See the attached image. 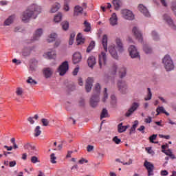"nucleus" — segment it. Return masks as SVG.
I'll return each mask as SVG.
<instances>
[{
  "label": "nucleus",
  "mask_w": 176,
  "mask_h": 176,
  "mask_svg": "<svg viewBox=\"0 0 176 176\" xmlns=\"http://www.w3.org/2000/svg\"><path fill=\"white\" fill-rule=\"evenodd\" d=\"M60 45H61V41L60 40H56L55 41V43L54 45V47H58V46H60Z\"/></svg>",
  "instance_id": "58"
},
{
  "label": "nucleus",
  "mask_w": 176,
  "mask_h": 176,
  "mask_svg": "<svg viewBox=\"0 0 176 176\" xmlns=\"http://www.w3.org/2000/svg\"><path fill=\"white\" fill-rule=\"evenodd\" d=\"M101 93V85L100 83H97L94 86V94L91 97L90 104L93 108H96L100 102V94Z\"/></svg>",
  "instance_id": "3"
},
{
  "label": "nucleus",
  "mask_w": 176,
  "mask_h": 176,
  "mask_svg": "<svg viewBox=\"0 0 176 176\" xmlns=\"http://www.w3.org/2000/svg\"><path fill=\"white\" fill-rule=\"evenodd\" d=\"M77 45H82L85 43V38H83V35L81 33H78L76 37Z\"/></svg>",
  "instance_id": "32"
},
{
  "label": "nucleus",
  "mask_w": 176,
  "mask_h": 176,
  "mask_svg": "<svg viewBox=\"0 0 176 176\" xmlns=\"http://www.w3.org/2000/svg\"><path fill=\"white\" fill-rule=\"evenodd\" d=\"M143 52L145 54H152L153 53V48L148 44L143 45Z\"/></svg>",
  "instance_id": "24"
},
{
  "label": "nucleus",
  "mask_w": 176,
  "mask_h": 176,
  "mask_svg": "<svg viewBox=\"0 0 176 176\" xmlns=\"http://www.w3.org/2000/svg\"><path fill=\"white\" fill-rule=\"evenodd\" d=\"M162 64L164 65L165 69L168 72L174 69V62H173L171 56L168 54L164 56L162 59Z\"/></svg>",
  "instance_id": "4"
},
{
  "label": "nucleus",
  "mask_w": 176,
  "mask_h": 176,
  "mask_svg": "<svg viewBox=\"0 0 176 176\" xmlns=\"http://www.w3.org/2000/svg\"><path fill=\"white\" fill-rule=\"evenodd\" d=\"M145 123H151L152 122V117L148 116L147 118L144 119Z\"/></svg>",
  "instance_id": "60"
},
{
  "label": "nucleus",
  "mask_w": 176,
  "mask_h": 176,
  "mask_svg": "<svg viewBox=\"0 0 176 176\" xmlns=\"http://www.w3.org/2000/svg\"><path fill=\"white\" fill-rule=\"evenodd\" d=\"M151 36L153 40L155 41V42H159L160 41V36L159 35V33L156 32V30L151 31Z\"/></svg>",
  "instance_id": "27"
},
{
  "label": "nucleus",
  "mask_w": 176,
  "mask_h": 176,
  "mask_svg": "<svg viewBox=\"0 0 176 176\" xmlns=\"http://www.w3.org/2000/svg\"><path fill=\"white\" fill-rule=\"evenodd\" d=\"M147 90V96L144 98L145 101H149L150 100H152V91H151V88H148Z\"/></svg>",
  "instance_id": "40"
},
{
  "label": "nucleus",
  "mask_w": 176,
  "mask_h": 176,
  "mask_svg": "<svg viewBox=\"0 0 176 176\" xmlns=\"http://www.w3.org/2000/svg\"><path fill=\"white\" fill-rule=\"evenodd\" d=\"M144 166L148 171V176H152V175H154L153 174V170L155 168V166L152 163H151L148 161H145L144 164Z\"/></svg>",
  "instance_id": "16"
},
{
  "label": "nucleus",
  "mask_w": 176,
  "mask_h": 176,
  "mask_svg": "<svg viewBox=\"0 0 176 176\" xmlns=\"http://www.w3.org/2000/svg\"><path fill=\"white\" fill-rule=\"evenodd\" d=\"M56 159L57 157H56V154L52 153L50 155V162L51 163H52V164H56V163H57V162L56 161Z\"/></svg>",
  "instance_id": "46"
},
{
  "label": "nucleus",
  "mask_w": 176,
  "mask_h": 176,
  "mask_svg": "<svg viewBox=\"0 0 176 176\" xmlns=\"http://www.w3.org/2000/svg\"><path fill=\"white\" fill-rule=\"evenodd\" d=\"M84 25L85 28L84 29L85 32H89L90 31V30L91 29V26H90V23H89L87 21H85L84 22Z\"/></svg>",
  "instance_id": "45"
},
{
  "label": "nucleus",
  "mask_w": 176,
  "mask_h": 176,
  "mask_svg": "<svg viewBox=\"0 0 176 176\" xmlns=\"http://www.w3.org/2000/svg\"><path fill=\"white\" fill-rule=\"evenodd\" d=\"M109 72L111 75H115L118 72V65L116 63L111 66Z\"/></svg>",
  "instance_id": "35"
},
{
  "label": "nucleus",
  "mask_w": 176,
  "mask_h": 176,
  "mask_svg": "<svg viewBox=\"0 0 176 176\" xmlns=\"http://www.w3.org/2000/svg\"><path fill=\"white\" fill-rule=\"evenodd\" d=\"M69 69V65L68 64V61L65 60V62L62 63V64L58 68V72L60 76H64L68 70Z\"/></svg>",
  "instance_id": "8"
},
{
  "label": "nucleus",
  "mask_w": 176,
  "mask_h": 176,
  "mask_svg": "<svg viewBox=\"0 0 176 176\" xmlns=\"http://www.w3.org/2000/svg\"><path fill=\"white\" fill-rule=\"evenodd\" d=\"M16 93L17 96H23V88H20V87L17 88Z\"/></svg>",
  "instance_id": "55"
},
{
  "label": "nucleus",
  "mask_w": 176,
  "mask_h": 176,
  "mask_svg": "<svg viewBox=\"0 0 176 176\" xmlns=\"http://www.w3.org/2000/svg\"><path fill=\"white\" fill-rule=\"evenodd\" d=\"M31 162L32 163L35 164L36 163H39L40 161L38 160V157L36 156H32L31 157Z\"/></svg>",
  "instance_id": "49"
},
{
  "label": "nucleus",
  "mask_w": 176,
  "mask_h": 176,
  "mask_svg": "<svg viewBox=\"0 0 176 176\" xmlns=\"http://www.w3.org/2000/svg\"><path fill=\"white\" fill-rule=\"evenodd\" d=\"M102 45L104 52L99 54V66L102 68V65L107 64V52H108V35L104 34L102 37Z\"/></svg>",
  "instance_id": "2"
},
{
  "label": "nucleus",
  "mask_w": 176,
  "mask_h": 176,
  "mask_svg": "<svg viewBox=\"0 0 176 176\" xmlns=\"http://www.w3.org/2000/svg\"><path fill=\"white\" fill-rule=\"evenodd\" d=\"M57 38V34L56 32H52L49 36L48 38H47V42L48 43H52V42H54Z\"/></svg>",
  "instance_id": "29"
},
{
  "label": "nucleus",
  "mask_w": 176,
  "mask_h": 176,
  "mask_svg": "<svg viewBox=\"0 0 176 176\" xmlns=\"http://www.w3.org/2000/svg\"><path fill=\"white\" fill-rule=\"evenodd\" d=\"M43 74L46 79H49V78H51L52 75H53V69L45 67L43 70Z\"/></svg>",
  "instance_id": "20"
},
{
  "label": "nucleus",
  "mask_w": 176,
  "mask_h": 176,
  "mask_svg": "<svg viewBox=\"0 0 176 176\" xmlns=\"http://www.w3.org/2000/svg\"><path fill=\"white\" fill-rule=\"evenodd\" d=\"M28 122H29L30 124H34V123H35V121L34 120V118L32 117H29L28 118Z\"/></svg>",
  "instance_id": "62"
},
{
  "label": "nucleus",
  "mask_w": 176,
  "mask_h": 176,
  "mask_svg": "<svg viewBox=\"0 0 176 176\" xmlns=\"http://www.w3.org/2000/svg\"><path fill=\"white\" fill-rule=\"evenodd\" d=\"M113 5L116 10H119V9L122 5V2H120V0H114V1H113Z\"/></svg>",
  "instance_id": "36"
},
{
  "label": "nucleus",
  "mask_w": 176,
  "mask_h": 176,
  "mask_svg": "<svg viewBox=\"0 0 176 176\" xmlns=\"http://www.w3.org/2000/svg\"><path fill=\"white\" fill-rule=\"evenodd\" d=\"M35 49V47H25L22 50V56L28 57L31 54V52Z\"/></svg>",
  "instance_id": "19"
},
{
  "label": "nucleus",
  "mask_w": 176,
  "mask_h": 176,
  "mask_svg": "<svg viewBox=\"0 0 176 176\" xmlns=\"http://www.w3.org/2000/svg\"><path fill=\"white\" fill-rule=\"evenodd\" d=\"M107 50H109V52L113 58H114L115 60L119 59V55L118 54V49H116V45H109Z\"/></svg>",
  "instance_id": "12"
},
{
  "label": "nucleus",
  "mask_w": 176,
  "mask_h": 176,
  "mask_svg": "<svg viewBox=\"0 0 176 176\" xmlns=\"http://www.w3.org/2000/svg\"><path fill=\"white\" fill-rule=\"evenodd\" d=\"M61 19H63V14L59 12L54 16V21L55 23H60V21H61Z\"/></svg>",
  "instance_id": "41"
},
{
  "label": "nucleus",
  "mask_w": 176,
  "mask_h": 176,
  "mask_svg": "<svg viewBox=\"0 0 176 176\" xmlns=\"http://www.w3.org/2000/svg\"><path fill=\"white\" fill-rule=\"evenodd\" d=\"M109 23L112 27H115V25H118V15H116V13H113L111 14V16L109 19Z\"/></svg>",
  "instance_id": "21"
},
{
  "label": "nucleus",
  "mask_w": 176,
  "mask_h": 176,
  "mask_svg": "<svg viewBox=\"0 0 176 176\" xmlns=\"http://www.w3.org/2000/svg\"><path fill=\"white\" fill-rule=\"evenodd\" d=\"M119 75L121 79L126 78V75H127V69L124 67H121L119 70Z\"/></svg>",
  "instance_id": "31"
},
{
  "label": "nucleus",
  "mask_w": 176,
  "mask_h": 176,
  "mask_svg": "<svg viewBox=\"0 0 176 176\" xmlns=\"http://www.w3.org/2000/svg\"><path fill=\"white\" fill-rule=\"evenodd\" d=\"M93 82L94 80L91 77H89L85 83V90L87 93H90L91 91V88L93 87Z\"/></svg>",
  "instance_id": "17"
},
{
  "label": "nucleus",
  "mask_w": 176,
  "mask_h": 176,
  "mask_svg": "<svg viewBox=\"0 0 176 176\" xmlns=\"http://www.w3.org/2000/svg\"><path fill=\"white\" fill-rule=\"evenodd\" d=\"M41 13H42V7L36 3H33L22 13L21 19L24 23H29L31 19H34V20L37 19Z\"/></svg>",
  "instance_id": "1"
},
{
  "label": "nucleus",
  "mask_w": 176,
  "mask_h": 176,
  "mask_svg": "<svg viewBox=\"0 0 176 176\" xmlns=\"http://www.w3.org/2000/svg\"><path fill=\"white\" fill-rule=\"evenodd\" d=\"M113 142H115V144H120V142H122V140L118 138V136H116L113 138Z\"/></svg>",
  "instance_id": "53"
},
{
  "label": "nucleus",
  "mask_w": 176,
  "mask_h": 176,
  "mask_svg": "<svg viewBox=\"0 0 176 176\" xmlns=\"http://www.w3.org/2000/svg\"><path fill=\"white\" fill-rule=\"evenodd\" d=\"M138 9L140 12L142 13V14H144L145 17H151V13H149L148 8H146V7H145L144 5L140 4L138 6Z\"/></svg>",
  "instance_id": "18"
},
{
  "label": "nucleus",
  "mask_w": 176,
  "mask_h": 176,
  "mask_svg": "<svg viewBox=\"0 0 176 176\" xmlns=\"http://www.w3.org/2000/svg\"><path fill=\"white\" fill-rule=\"evenodd\" d=\"M8 3H9V1H6V0L0 1V5L1 6H6L8 5Z\"/></svg>",
  "instance_id": "61"
},
{
  "label": "nucleus",
  "mask_w": 176,
  "mask_h": 176,
  "mask_svg": "<svg viewBox=\"0 0 176 176\" xmlns=\"http://www.w3.org/2000/svg\"><path fill=\"white\" fill-rule=\"evenodd\" d=\"M94 150V146L88 145L87 147V152H92Z\"/></svg>",
  "instance_id": "57"
},
{
  "label": "nucleus",
  "mask_w": 176,
  "mask_h": 176,
  "mask_svg": "<svg viewBox=\"0 0 176 176\" xmlns=\"http://www.w3.org/2000/svg\"><path fill=\"white\" fill-rule=\"evenodd\" d=\"M162 152L163 153H165V155H166V156H170V154L173 153V151H171L170 149H168V150H162Z\"/></svg>",
  "instance_id": "50"
},
{
  "label": "nucleus",
  "mask_w": 176,
  "mask_h": 176,
  "mask_svg": "<svg viewBox=\"0 0 176 176\" xmlns=\"http://www.w3.org/2000/svg\"><path fill=\"white\" fill-rule=\"evenodd\" d=\"M104 118H108V110L107 109H103L100 115V119H104Z\"/></svg>",
  "instance_id": "44"
},
{
  "label": "nucleus",
  "mask_w": 176,
  "mask_h": 176,
  "mask_svg": "<svg viewBox=\"0 0 176 176\" xmlns=\"http://www.w3.org/2000/svg\"><path fill=\"white\" fill-rule=\"evenodd\" d=\"M95 46H96V43H94V41H91L87 49V53H90V52H91V50L94 49Z\"/></svg>",
  "instance_id": "43"
},
{
  "label": "nucleus",
  "mask_w": 176,
  "mask_h": 176,
  "mask_svg": "<svg viewBox=\"0 0 176 176\" xmlns=\"http://www.w3.org/2000/svg\"><path fill=\"white\" fill-rule=\"evenodd\" d=\"M157 137V135L153 134V135L149 137L150 142L155 143V140H156V138Z\"/></svg>",
  "instance_id": "51"
},
{
  "label": "nucleus",
  "mask_w": 176,
  "mask_h": 176,
  "mask_svg": "<svg viewBox=\"0 0 176 176\" xmlns=\"http://www.w3.org/2000/svg\"><path fill=\"white\" fill-rule=\"evenodd\" d=\"M27 83L29 85H37L38 82L35 81V80L32 79V77H28V79L26 80Z\"/></svg>",
  "instance_id": "47"
},
{
  "label": "nucleus",
  "mask_w": 176,
  "mask_h": 176,
  "mask_svg": "<svg viewBox=\"0 0 176 176\" xmlns=\"http://www.w3.org/2000/svg\"><path fill=\"white\" fill-rule=\"evenodd\" d=\"M78 72H79V67H76L73 71V75L76 76V75H78Z\"/></svg>",
  "instance_id": "63"
},
{
  "label": "nucleus",
  "mask_w": 176,
  "mask_h": 176,
  "mask_svg": "<svg viewBox=\"0 0 176 176\" xmlns=\"http://www.w3.org/2000/svg\"><path fill=\"white\" fill-rule=\"evenodd\" d=\"M16 19L15 15H11L8 19H6L4 21L3 25L9 26L11 24H13V21H14Z\"/></svg>",
  "instance_id": "25"
},
{
  "label": "nucleus",
  "mask_w": 176,
  "mask_h": 176,
  "mask_svg": "<svg viewBox=\"0 0 176 176\" xmlns=\"http://www.w3.org/2000/svg\"><path fill=\"white\" fill-rule=\"evenodd\" d=\"M68 3H69V0H65L64 10L66 12L69 11V5Z\"/></svg>",
  "instance_id": "48"
},
{
  "label": "nucleus",
  "mask_w": 176,
  "mask_h": 176,
  "mask_svg": "<svg viewBox=\"0 0 176 176\" xmlns=\"http://www.w3.org/2000/svg\"><path fill=\"white\" fill-rule=\"evenodd\" d=\"M117 85L119 91L122 94H126V91H127V84H126V82L118 80Z\"/></svg>",
  "instance_id": "15"
},
{
  "label": "nucleus",
  "mask_w": 176,
  "mask_h": 176,
  "mask_svg": "<svg viewBox=\"0 0 176 176\" xmlns=\"http://www.w3.org/2000/svg\"><path fill=\"white\" fill-rule=\"evenodd\" d=\"M121 13L122 14V17L126 20H134V14H133L131 10H122Z\"/></svg>",
  "instance_id": "13"
},
{
  "label": "nucleus",
  "mask_w": 176,
  "mask_h": 176,
  "mask_svg": "<svg viewBox=\"0 0 176 176\" xmlns=\"http://www.w3.org/2000/svg\"><path fill=\"white\" fill-rule=\"evenodd\" d=\"M61 26L63 31H68V29L69 28V23H68L67 21H65L61 23Z\"/></svg>",
  "instance_id": "38"
},
{
  "label": "nucleus",
  "mask_w": 176,
  "mask_h": 176,
  "mask_svg": "<svg viewBox=\"0 0 176 176\" xmlns=\"http://www.w3.org/2000/svg\"><path fill=\"white\" fill-rule=\"evenodd\" d=\"M138 131L144 134V133H145V126L144 125L140 126V128L138 129Z\"/></svg>",
  "instance_id": "56"
},
{
  "label": "nucleus",
  "mask_w": 176,
  "mask_h": 176,
  "mask_svg": "<svg viewBox=\"0 0 176 176\" xmlns=\"http://www.w3.org/2000/svg\"><path fill=\"white\" fill-rule=\"evenodd\" d=\"M40 134H42V131H41V126H37L34 129V137H39Z\"/></svg>",
  "instance_id": "42"
},
{
  "label": "nucleus",
  "mask_w": 176,
  "mask_h": 176,
  "mask_svg": "<svg viewBox=\"0 0 176 176\" xmlns=\"http://www.w3.org/2000/svg\"><path fill=\"white\" fill-rule=\"evenodd\" d=\"M116 47L118 53H123L124 52V47L123 46V43L122 42V38L117 37L115 40Z\"/></svg>",
  "instance_id": "14"
},
{
  "label": "nucleus",
  "mask_w": 176,
  "mask_h": 176,
  "mask_svg": "<svg viewBox=\"0 0 176 176\" xmlns=\"http://www.w3.org/2000/svg\"><path fill=\"white\" fill-rule=\"evenodd\" d=\"M161 175H162V176L168 175V172L166 170H162L161 171Z\"/></svg>",
  "instance_id": "64"
},
{
  "label": "nucleus",
  "mask_w": 176,
  "mask_h": 176,
  "mask_svg": "<svg viewBox=\"0 0 176 176\" xmlns=\"http://www.w3.org/2000/svg\"><path fill=\"white\" fill-rule=\"evenodd\" d=\"M163 20L171 28L172 30L176 29L175 23H174V21H173V19H171V16L170 15L165 14L163 15Z\"/></svg>",
  "instance_id": "10"
},
{
  "label": "nucleus",
  "mask_w": 176,
  "mask_h": 176,
  "mask_svg": "<svg viewBox=\"0 0 176 176\" xmlns=\"http://www.w3.org/2000/svg\"><path fill=\"white\" fill-rule=\"evenodd\" d=\"M140 108V103L135 102L131 104L126 112L125 113L126 118H130Z\"/></svg>",
  "instance_id": "6"
},
{
  "label": "nucleus",
  "mask_w": 176,
  "mask_h": 176,
  "mask_svg": "<svg viewBox=\"0 0 176 176\" xmlns=\"http://www.w3.org/2000/svg\"><path fill=\"white\" fill-rule=\"evenodd\" d=\"M43 56L48 60H56L57 58V52L56 50H49L48 52L44 53Z\"/></svg>",
  "instance_id": "11"
},
{
  "label": "nucleus",
  "mask_w": 176,
  "mask_h": 176,
  "mask_svg": "<svg viewBox=\"0 0 176 176\" xmlns=\"http://www.w3.org/2000/svg\"><path fill=\"white\" fill-rule=\"evenodd\" d=\"M43 34V29L42 28L36 29L34 31V33L33 34V36L30 39V43L39 41V39L41 38V36H42Z\"/></svg>",
  "instance_id": "9"
},
{
  "label": "nucleus",
  "mask_w": 176,
  "mask_h": 176,
  "mask_svg": "<svg viewBox=\"0 0 176 176\" xmlns=\"http://www.w3.org/2000/svg\"><path fill=\"white\" fill-rule=\"evenodd\" d=\"M108 100V89L107 88H104V95L103 97H102L101 101L102 102H107V100Z\"/></svg>",
  "instance_id": "37"
},
{
  "label": "nucleus",
  "mask_w": 176,
  "mask_h": 176,
  "mask_svg": "<svg viewBox=\"0 0 176 176\" xmlns=\"http://www.w3.org/2000/svg\"><path fill=\"white\" fill-rule=\"evenodd\" d=\"M156 112H157V116L158 115H160V113H165L166 116H170V113H167V111H166V109H164V107H163L159 106L156 109Z\"/></svg>",
  "instance_id": "30"
},
{
  "label": "nucleus",
  "mask_w": 176,
  "mask_h": 176,
  "mask_svg": "<svg viewBox=\"0 0 176 176\" xmlns=\"http://www.w3.org/2000/svg\"><path fill=\"white\" fill-rule=\"evenodd\" d=\"M24 149H26V151H34L35 150V146H32L31 143H26L24 145Z\"/></svg>",
  "instance_id": "39"
},
{
  "label": "nucleus",
  "mask_w": 176,
  "mask_h": 176,
  "mask_svg": "<svg viewBox=\"0 0 176 176\" xmlns=\"http://www.w3.org/2000/svg\"><path fill=\"white\" fill-rule=\"evenodd\" d=\"M87 64L89 68H94V65L97 64V61L96 60V57L91 56L87 59Z\"/></svg>",
  "instance_id": "23"
},
{
  "label": "nucleus",
  "mask_w": 176,
  "mask_h": 176,
  "mask_svg": "<svg viewBox=\"0 0 176 176\" xmlns=\"http://www.w3.org/2000/svg\"><path fill=\"white\" fill-rule=\"evenodd\" d=\"M36 65H38V60H36V59H32V64L30 67V72H35V71H36Z\"/></svg>",
  "instance_id": "28"
},
{
  "label": "nucleus",
  "mask_w": 176,
  "mask_h": 176,
  "mask_svg": "<svg viewBox=\"0 0 176 176\" xmlns=\"http://www.w3.org/2000/svg\"><path fill=\"white\" fill-rule=\"evenodd\" d=\"M12 63H14V64H16V65H20V64H21V60L14 58L12 60Z\"/></svg>",
  "instance_id": "59"
},
{
  "label": "nucleus",
  "mask_w": 176,
  "mask_h": 176,
  "mask_svg": "<svg viewBox=\"0 0 176 176\" xmlns=\"http://www.w3.org/2000/svg\"><path fill=\"white\" fill-rule=\"evenodd\" d=\"M129 125L123 126L122 123H120L118 125V133H124L127 129H129Z\"/></svg>",
  "instance_id": "33"
},
{
  "label": "nucleus",
  "mask_w": 176,
  "mask_h": 176,
  "mask_svg": "<svg viewBox=\"0 0 176 176\" xmlns=\"http://www.w3.org/2000/svg\"><path fill=\"white\" fill-rule=\"evenodd\" d=\"M74 14V16H82L83 14V8L80 7V6H76Z\"/></svg>",
  "instance_id": "26"
},
{
  "label": "nucleus",
  "mask_w": 176,
  "mask_h": 176,
  "mask_svg": "<svg viewBox=\"0 0 176 176\" xmlns=\"http://www.w3.org/2000/svg\"><path fill=\"white\" fill-rule=\"evenodd\" d=\"M132 33L133 34V36H135V39L138 41L140 43H142L144 42V37L142 36V32L140 30V28L138 26H134L132 29Z\"/></svg>",
  "instance_id": "5"
},
{
  "label": "nucleus",
  "mask_w": 176,
  "mask_h": 176,
  "mask_svg": "<svg viewBox=\"0 0 176 176\" xmlns=\"http://www.w3.org/2000/svg\"><path fill=\"white\" fill-rule=\"evenodd\" d=\"M171 9H172L175 16H176V2L172 3Z\"/></svg>",
  "instance_id": "54"
},
{
  "label": "nucleus",
  "mask_w": 176,
  "mask_h": 176,
  "mask_svg": "<svg viewBox=\"0 0 176 176\" xmlns=\"http://www.w3.org/2000/svg\"><path fill=\"white\" fill-rule=\"evenodd\" d=\"M128 52L131 58H141L138 49H137V47L135 45H130L128 49Z\"/></svg>",
  "instance_id": "7"
},
{
  "label": "nucleus",
  "mask_w": 176,
  "mask_h": 176,
  "mask_svg": "<svg viewBox=\"0 0 176 176\" xmlns=\"http://www.w3.org/2000/svg\"><path fill=\"white\" fill-rule=\"evenodd\" d=\"M60 8H61V5H60V3H56L55 4H54L51 8V13H56V12H57L58 10V9H60Z\"/></svg>",
  "instance_id": "34"
},
{
  "label": "nucleus",
  "mask_w": 176,
  "mask_h": 176,
  "mask_svg": "<svg viewBox=\"0 0 176 176\" xmlns=\"http://www.w3.org/2000/svg\"><path fill=\"white\" fill-rule=\"evenodd\" d=\"M82 61V54L80 52H76L73 55V63L78 64Z\"/></svg>",
  "instance_id": "22"
},
{
  "label": "nucleus",
  "mask_w": 176,
  "mask_h": 176,
  "mask_svg": "<svg viewBox=\"0 0 176 176\" xmlns=\"http://www.w3.org/2000/svg\"><path fill=\"white\" fill-rule=\"evenodd\" d=\"M41 122H42L43 126H48V125H49V123H50V122L49 121V120L45 119V118H43V119L41 120Z\"/></svg>",
  "instance_id": "52"
}]
</instances>
